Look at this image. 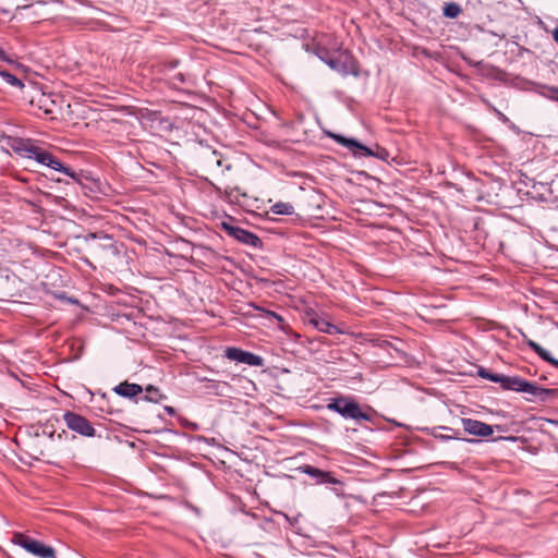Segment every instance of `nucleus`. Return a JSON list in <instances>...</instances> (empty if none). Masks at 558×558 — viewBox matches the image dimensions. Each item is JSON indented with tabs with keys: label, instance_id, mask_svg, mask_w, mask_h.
<instances>
[{
	"label": "nucleus",
	"instance_id": "obj_23",
	"mask_svg": "<svg viewBox=\"0 0 558 558\" xmlns=\"http://www.w3.org/2000/svg\"><path fill=\"white\" fill-rule=\"evenodd\" d=\"M548 93L550 99L558 101V87H550Z\"/></svg>",
	"mask_w": 558,
	"mask_h": 558
},
{
	"label": "nucleus",
	"instance_id": "obj_26",
	"mask_svg": "<svg viewBox=\"0 0 558 558\" xmlns=\"http://www.w3.org/2000/svg\"><path fill=\"white\" fill-rule=\"evenodd\" d=\"M384 155H387V151L383 150V154H380V158H384Z\"/></svg>",
	"mask_w": 558,
	"mask_h": 558
},
{
	"label": "nucleus",
	"instance_id": "obj_5",
	"mask_svg": "<svg viewBox=\"0 0 558 558\" xmlns=\"http://www.w3.org/2000/svg\"><path fill=\"white\" fill-rule=\"evenodd\" d=\"M12 542L38 558H53L54 549L23 533H14Z\"/></svg>",
	"mask_w": 558,
	"mask_h": 558
},
{
	"label": "nucleus",
	"instance_id": "obj_22",
	"mask_svg": "<svg viewBox=\"0 0 558 558\" xmlns=\"http://www.w3.org/2000/svg\"><path fill=\"white\" fill-rule=\"evenodd\" d=\"M461 12V9L458 4L456 3H450V4H447L444 9V14L448 17H457Z\"/></svg>",
	"mask_w": 558,
	"mask_h": 558
},
{
	"label": "nucleus",
	"instance_id": "obj_25",
	"mask_svg": "<svg viewBox=\"0 0 558 558\" xmlns=\"http://www.w3.org/2000/svg\"><path fill=\"white\" fill-rule=\"evenodd\" d=\"M0 59L1 60H5V56H4V51L3 50H0Z\"/></svg>",
	"mask_w": 558,
	"mask_h": 558
},
{
	"label": "nucleus",
	"instance_id": "obj_6",
	"mask_svg": "<svg viewBox=\"0 0 558 558\" xmlns=\"http://www.w3.org/2000/svg\"><path fill=\"white\" fill-rule=\"evenodd\" d=\"M63 421L68 428H70L71 430H73L82 436H85V437L95 436L96 430L92 426L90 422L77 413L66 411L63 414Z\"/></svg>",
	"mask_w": 558,
	"mask_h": 558
},
{
	"label": "nucleus",
	"instance_id": "obj_10",
	"mask_svg": "<svg viewBox=\"0 0 558 558\" xmlns=\"http://www.w3.org/2000/svg\"><path fill=\"white\" fill-rule=\"evenodd\" d=\"M329 136L333 138L338 144L347 147L351 151H353L355 155L359 156H374L375 154L369 149L368 147L364 146L363 144L359 143L356 140L353 138H347L343 135L339 134H332L329 133Z\"/></svg>",
	"mask_w": 558,
	"mask_h": 558
},
{
	"label": "nucleus",
	"instance_id": "obj_3",
	"mask_svg": "<svg viewBox=\"0 0 558 558\" xmlns=\"http://www.w3.org/2000/svg\"><path fill=\"white\" fill-rule=\"evenodd\" d=\"M327 409L338 412L344 418L355 421H369L371 415L362 410L360 404L351 398L340 397L328 403Z\"/></svg>",
	"mask_w": 558,
	"mask_h": 558
},
{
	"label": "nucleus",
	"instance_id": "obj_9",
	"mask_svg": "<svg viewBox=\"0 0 558 558\" xmlns=\"http://www.w3.org/2000/svg\"><path fill=\"white\" fill-rule=\"evenodd\" d=\"M226 356L231 361H236L251 366H260L263 364V359L260 356L238 348H228L226 350Z\"/></svg>",
	"mask_w": 558,
	"mask_h": 558
},
{
	"label": "nucleus",
	"instance_id": "obj_11",
	"mask_svg": "<svg viewBox=\"0 0 558 558\" xmlns=\"http://www.w3.org/2000/svg\"><path fill=\"white\" fill-rule=\"evenodd\" d=\"M299 470L304 474L317 478L318 483L339 484V481L335 478L330 472L322 471L313 465L305 464L300 466Z\"/></svg>",
	"mask_w": 558,
	"mask_h": 558
},
{
	"label": "nucleus",
	"instance_id": "obj_4",
	"mask_svg": "<svg viewBox=\"0 0 558 558\" xmlns=\"http://www.w3.org/2000/svg\"><path fill=\"white\" fill-rule=\"evenodd\" d=\"M323 52L324 54L319 53L318 57L324 60L332 70L342 74H357L359 70L356 62L348 51H337L328 58H326L328 53L325 51Z\"/></svg>",
	"mask_w": 558,
	"mask_h": 558
},
{
	"label": "nucleus",
	"instance_id": "obj_7",
	"mask_svg": "<svg viewBox=\"0 0 558 558\" xmlns=\"http://www.w3.org/2000/svg\"><path fill=\"white\" fill-rule=\"evenodd\" d=\"M221 228L225 230L230 236L234 238L239 242L253 246L258 247L262 244L260 239L253 232L242 229L238 226H233L229 222H221Z\"/></svg>",
	"mask_w": 558,
	"mask_h": 558
},
{
	"label": "nucleus",
	"instance_id": "obj_17",
	"mask_svg": "<svg viewBox=\"0 0 558 558\" xmlns=\"http://www.w3.org/2000/svg\"><path fill=\"white\" fill-rule=\"evenodd\" d=\"M0 84H7L16 88H23V82L7 71H0Z\"/></svg>",
	"mask_w": 558,
	"mask_h": 558
},
{
	"label": "nucleus",
	"instance_id": "obj_14",
	"mask_svg": "<svg viewBox=\"0 0 558 558\" xmlns=\"http://www.w3.org/2000/svg\"><path fill=\"white\" fill-rule=\"evenodd\" d=\"M527 345L544 361L550 363L551 365L558 367V360L554 359L549 351L541 347L537 342L533 340L527 341Z\"/></svg>",
	"mask_w": 558,
	"mask_h": 558
},
{
	"label": "nucleus",
	"instance_id": "obj_16",
	"mask_svg": "<svg viewBox=\"0 0 558 558\" xmlns=\"http://www.w3.org/2000/svg\"><path fill=\"white\" fill-rule=\"evenodd\" d=\"M39 109L44 111L45 114H53L56 109V101L51 99L50 96L41 94L38 98Z\"/></svg>",
	"mask_w": 558,
	"mask_h": 558
},
{
	"label": "nucleus",
	"instance_id": "obj_24",
	"mask_svg": "<svg viewBox=\"0 0 558 558\" xmlns=\"http://www.w3.org/2000/svg\"><path fill=\"white\" fill-rule=\"evenodd\" d=\"M553 38L558 44V27L554 29L553 32Z\"/></svg>",
	"mask_w": 558,
	"mask_h": 558
},
{
	"label": "nucleus",
	"instance_id": "obj_20",
	"mask_svg": "<svg viewBox=\"0 0 558 558\" xmlns=\"http://www.w3.org/2000/svg\"><path fill=\"white\" fill-rule=\"evenodd\" d=\"M145 391L147 393L145 396V400L147 401L158 402L162 398V395L160 393L159 389L154 387L153 385L147 386Z\"/></svg>",
	"mask_w": 558,
	"mask_h": 558
},
{
	"label": "nucleus",
	"instance_id": "obj_19",
	"mask_svg": "<svg viewBox=\"0 0 558 558\" xmlns=\"http://www.w3.org/2000/svg\"><path fill=\"white\" fill-rule=\"evenodd\" d=\"M93 252H94V256H96L98 258H101L107 253L114 254L116 253V247H114V245L112 243H109L107 245H96L93 248Z\"/></svg>",
	"mask_w": 558,
	"mask_h": 558
},
{
	"label": "nucleus",
	"instance_id": "obj_12",
	"mask_svg": "<svg viewBox=\"0 0 558 558\" xmlns=\"http://www.w3.org/2000/svg\"><path fill=\"white\" fill-rule=\"evenodd\" d=\"M113 391L124 398H133L143 392L142 386L129 381H123L113 388Z\"/></svg>",
	"mask_w": 558,
	"mask_h": 558
},
{
	"label": "nucleus",
	"instance_id": "obj_15",
	"mask_svg": "<svg viewBox=\"0 0 558 558\" xmlns=\"http://www.w3.org/2000/svg\"><path fill=\"white\" fill-rule=\"evenodd\" d=\"M310 323L319 331L325 333H332L337 327L326 320L325 318L315 316L310 319Z\"/></svg>",
	"mask_w": 558,
	"mask_h": 558
},
{
	"label": "nucleus",
	"instance_id": "obj_21",
	"mask_svg": "<svg viewBox=\"0 0 558 558\" xmlns=\"http://www.w3.org/2000/svg\"><path fill=\"white\" fill-rule=\"evenodd\" d=\"M478 375L482 378L488 379V380L494 381V383H499V384H500L501 376H502L501 374H493V373H490L486 368H480Z\"/></svg>",
	"mask_w": 558,
	"mask_h": 558
},
{
	"label": "nucleus",
	"instance_id": "obj_2",
	"mask_svg": "<svg viewBox=\"0 0 558 558\" xmlns=\"http://www.w3.org/2000/svg\"><path fill=\"white\" fill-rule=\"evenodd\" d=\"M500 385L504 389L525 392L527 395L538 397L545 400L547 397L554 396L556 390L538 387L536 384L527 381L519 376H501Z\"/></svg>",
	"mask_w": 558,
	"mask_h": 558
},
{
	"label": "nucleus",
	"instance_id": "obj_8",
	"mask_svg": "<svg viewBox=\"0 0 558 558\" xmlns=\"http://www.w3.org/2000/svg\"><path fill=\"white\" fill-rule=\"evenodd\" d=\"M461 424L463 426V429L473 436L477 437H489L493 435L494 429L492 425H488L484 422L473 420V418H462Z\"/></svg>",
	"mask_w": 558,
	"mask_h": 558
},
{
	"label": "nucleus",
	"instance_id": "obj_18",
	"mask_svg": "<svg viewBox=\"0 0 558 558\" xmlns=\"http://www.w3.org/2000/svg\"><path fill=\"white\" fill-rule=\"evenodd\" d=\"M270 211L276 215H293L294 207L290 203L278 202L270 206Z\"/></svg>",
	"mask_w": 558,
	"mask_h": 558
},
{
	"label": "nucleus",
	"instance_id": "obj_1",
	"mask_svg": "<svg viewBox=\"0 0 558 558\" xmlns=\"http://www.w3.org/2000/svg\"><path fill=\"white\" fill-rule=\"evenodd\" d=\"M16 149L24 153V156L27 158L35 159L37 162L48 166L57 171H61L71 178L75 177L74 171L69 167H64L52 154L43 150L29 142L21 143L20 147Z\"/></svg>",
	"mask_w": 558,
	"mask_h": 558
},
{
	"label": "nucleus",
	"instance_id": "obj_13",
	"mask_svg": "<svg viewBox=\"0 0 558 558\" xmlns=\"http://www.w3.org/2000/svg\"><path fill=\"white\" fill-rule=\"evenodd\" d=\"M222 161V157L216 150H207L203 156V163L210 171L221 167Z\"/></svg>",
	"mask_w": 558,
	"mask_h": 558
}]
</instances>
